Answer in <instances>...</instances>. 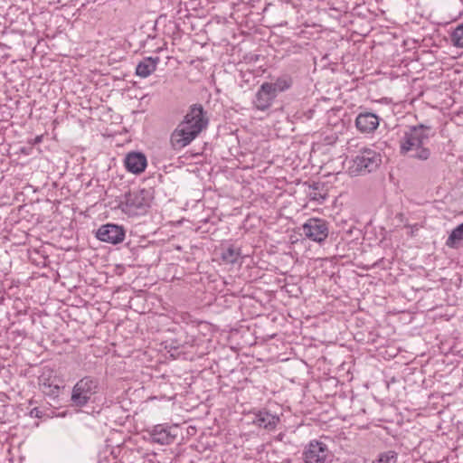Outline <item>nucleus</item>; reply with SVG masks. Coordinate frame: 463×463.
<instances>
[{
  "label": "nucleus",
  "mask_w": 463,
  "mask_h": 463,
  "mask_svg": "<svg viewBox=\"0 0 463 463\" xmlns=\"http://www.w3.org/2000/svg\"><path fill=\"white\" fill-rule=\"evenodd\" d=\"M207 126L208 118L203 106L200 104L191 106L184 119L170 136L171 147L175 151L182 150L190 145Z\"/></svg>",
  "instance_id": "1"
},
{
  "label": "nucleus",
  "mask_w": 463,
  "mask_h": 463,
  "mask_svg": "<svg viewBox=\"0 0 463 463\" xmlns=\"http://www.w3.org/2000/svg\"><path fill=\"white\" fill-rule=\"evenodd\" d=\"M434 136L435 130L431 126L418 124L408 127L399 140L400 154L420 161L428 160L431 151L427 144Z\"/></svg>",
  "instance_id": "2"
},
{
  "label": "nucleus",
  "mask_w": 463,
  "mask_h": 463,
  "mask_svg": "<svg viewBox=\"0 0 463 463\" xmlns=\"http://www.w3.org/2000/svg\"><path fill=\"white\" fill-rule=\"evenodd\" d=\"M154 199L152 188L133 190L125 194L118 207L128 216L141 215L146 213Z\"/></svg>",
  "instance_id": "3"
},
{
  "label": "nucleus",
  "mask_w": 463,
  "mask_h": 463,
  "mask_svg": "<svg viewBox=\"0 0 463 463\" xmlns=\"http://www.w3.org/2000/svg\"><path fill=\"white\" fill-rule=\"evenodd\" d=\"M382 163L379 152L370 147L361 148L350 162L349 174L354 176L365 175L376 170Z\"/></svg>",
  "instance_id": "4"
},
{
  "label": "nucleus",
  "mask_w": 463,
  "mask_h": 463,
  "mask_svg": "<svg viewBox=\"0 0 463 463\" xmlns=\"http://www.w3.org/2000/svg\"><path fill=\"white\" fill-rule=\"evenodd\" d=\"M98 382L92 377L86 376L76 383L72 388L71 401L77 407L85 406L91 396L96 393Z\"/></svg>",
  "instance_id": "5"
},
{
  "label": "nucleus",
  "mask_w": 463,
  "mask_h": 463,
  "mask_svg": "<svg viewBox=\"0 0 463 463\" xmlns=\"http://www.w3.org/2000/svg\"><path fill=\"white\" fill-rule=\"evenodd\" d=\"M328 224L325 220L311 218L302 225V233L306 238L321 243L328 236Z\"/></svg>",
  "instance_id": "6"
},
{
  "label": "nucleus",
  "mask_w": 463,
  "mask_h": 463,
  "mask_svg": "<svg viewBox=\"0 0 463 463\" xmlns=\"http://www.w3.org/2000/svg\"><path fill=\"white\" fill-rule=\"evenodd\" d=\"M329 455L327 445L315 439L305 447L302 458L305 463H326Z\"/></svg>",
  "instance_id": "7"
},
{
  "label": "nucleus",
  "mask_w": 463,
  "mask_h": 463,
  "mask_svg": "<svg viewBox=\"0 0 463 463\" xmlns=\"http://www.w3.org/2000/svg\"><path fill=\"white\" fill-rule=\"evenodd\" d=\"M150 439L160 445H170L177 437L176 426H166L158 424L149 431Z\"/></svg>",
  "instance_id": "8"
},
{
  "label": "nucleus",
  "mask_w": 463,
  "mask_h": 463,
  "mask_svg": "<svg viewBox=\"0 0 463 463\" xmlns=\"http://www.w3.org/2000/svg\"><path fill=\"white\" fill-rule=\"evenodd\" d=\"M96 237L101 241L118 244L123 241L125 231L122 226L108 223L99 228Z\"/></svg>",
  "instance_id": "9"
},
{
  "label": "nucleus",
  "mask_w": 463,
  "mask_h": 463,
  "mask_svg": "<svg viewBox=\"0 0 463 463\" xmlns=\"http://www.w3.org/2000/svg\"><path fill=\"white\" fill-rule=\"evenodd\" d=\"M277 98L274 89L269 82H263L255 94L253 106L256 109L265 111L269 109Z\"/></svg>",
  "instance_id": "10"
},
{
  "label": "nucleus",
  "mask_w": 463,
  "mask_h": 463,
  "mask_svg": "<svg viewBox=\"0 0 463 463\" xmlns=\"http://www.w3.org/2000/svg\"><path fill=\"white\" fill-rule=\"evenodd\" d=\"M379 123L378 116L372 112L360 113L355 118V127L361 133H373Z\"/></svg>",
  "instance_id": "11"
},
{
  "label": "nucleus",
  "mask_w": 463,
  "mask_h": 463,
  "mask_svg": "<svg viewBox=\"0 0 463 463\" xmlns=\"http://www.w3.org/2000/svg\"><path fill=\"white\" fill-rule=\"evenodd\" d=\"M124 163L127 170L135 175L144 172L147 164L146 156L141 152L128 153Z\"/></svg>",
  "instance_id": "12"
},
{
  "label": "nucleus",
  "mask_w": 463,
  "mask_h": 463,
  "mask_svg": "<svg viewBox=\"0 0 463 463\" xmlns=\"http://www.w3.org/2000/svg\"><path fill=\"white\" fill-rule=\"evenodd\" d=\"M279 422V417L272 414L266 410H261L254 413L252 423L260 428L268 430H274Z\"/></svg>",
  "instance_id": "13"
},
{
  "label": "nucleus",
  "mask_w": 463,
  "mask_h": 463,
  "mask_svg": "<svg viewBox=\"0 0 463 463\" xmlns=\"http://www.w3.org/2000/svg\"><path fill=\"white\" fill-rule=\"evenodd\" d=\"M160 61L159 57H146L144 58L136 68V74L141 78H146L151 75L156 70L158 62Z\"/></svg>",
  "instance_id": "14"
},
{
  "label": "nucleus",
  "mask_w": 463,
  "mask_h": 463,
  "mask_svg": "<svg viewBox=\"0 0 463 463\" xmlns=\"http://www.w3.org/2000/svg\"><path fill=\"white\" fill-rule=\"evenodd\" d=\"M271 85V89H274V92L276 96L279 92L286 91L289 90L293 85V79L288 74H282L275 79L274 82H269Z\"/></svg>",
  "instance_id": "15"
},
{
  "label": "nucleus",
  "mask_w": 463,
  "mask_h": 463,
  "mask_svg": "<svg viewBox=\"0 0 463 463\" xmlns=\"http://www.w3.org/2000/svg\"><path fill=\"white\" fill-rule=\"evenodd\" d=\"M463 245V222L455 227L446 241V246L458 249Z\"/></svg>",
  "instance_id": "16"
},
{
  "label": "nucleus",
  "mask_w": 463,
  "mask_h": 463,
  "mask_svg": "<svg viewBox=\"0 0 463 463\" xmlns=\"http://www.w3.org/2000/svg\"><path fill=\"white\" fill-rule=\"evenodd\" d=\"M221 258L222 261L227 264H234L241 258V249L236 248L233 245L223 248L221 253Z\"/></svg>",
  "instance_id": "17"
},
{
  "label": "nucleus",
  "mask_w": 463,
  "mask_h": 463,
  "mask_svg": "<svg viewBox=\"0 0 463 463\" xmlns=\"http://www.w3.org/2000/svg\"><path fill=\"white\" fill-rule=\"evenodd\" d=\"M398 453L394 450H386L378 454L373 463H397Z\"/></svg>",
  "instance_id": "18"
},
{
  "label": "nucleus",
  "mask_w": 463,
  "mask_h": 463,
  "mask_svg": "<svg viewBox=\"0 0 463 463\" xmlns=\"http://www.w3.org/2000/svg\"><path fill=\"white\" fill-rule=\"evenodd\" d=\"M450 41L457 48L463 49V24H458L450 34Z\"/></svg>",
  "instance_id": "19"
},
{
  "label": "nucleus",
  "mask_w": 463,
  "mask_h": 463,
  "mask_svg": "<svg viewBox=\"0 0 463 463\" xmlns=\"http://www.w3.org/2000/svg\"><path fill=\"white\" fill-rule=\"evenodd\" d=\"M53 371L51 369L44 370L42 374L39 376V385L40 388L51 385V384H57V379L53 375Z\"/></svg>",
  "instance_id": "20"
},
{
  "label": "nucleus",
  "mask_w": 463,
  "mask_h": 463,
  "mask_svg": "<svg viewBox=\"0 0 463 463\" xmlns=\"http://www.w3.org/2000/svg\"><path fill=\"white\" fill-rule=\"evenodd\" d=\"M40 389L45 396H48L52 399L58 397L59 393H60V386L58 383L51 384V385L49 384V385L43 386Z\"/></svg>",
  "instance_id": "21"
},
{
  "label": "nucleus",
  "mask_w": 463,
  "mask_h": 463,
  "mask_svg": "<svg viewBox=\"0 0 463 463\" xmlns=\"http://www.w3.org/2000/svg\"><path fill=\"white\" fill-rule=\"evenodd\" d=\"M32 417L41 418L42 411L38 408H33L30 412Z\"/></svg>",
  "instance_id": "22"
},
{
  "label": "nucleus",
  "mask_w": 463,
  "mask_h": 463,
  "mask_svg": "<svg viewBox=\"0 0 463 463\" xmlns=\"http://www.w3.org/2000/svg\"><path fill=\"white\" fill-rule=\"evenodd\" d=\"M41 141H42V137L41 136L36 137L35 139H34V143L35 144L36 143H40Z\"/></svg>",
  "instance_id": "23"
},
{
  "label": "nucleus",
  "mask_w": 463,
  "mask_h": 463,
  "mask_svg": "<svg viewBox=\"0 0 463 463\" xmlns=\"http://www.w3.org/2000/svg\"><path fill=\"white\" fill-rule=\"evenodd\" d=\"M461 2L463 3V0H461Z\"/></svg>",
  "instance_id": "24"
}]
</instances>
